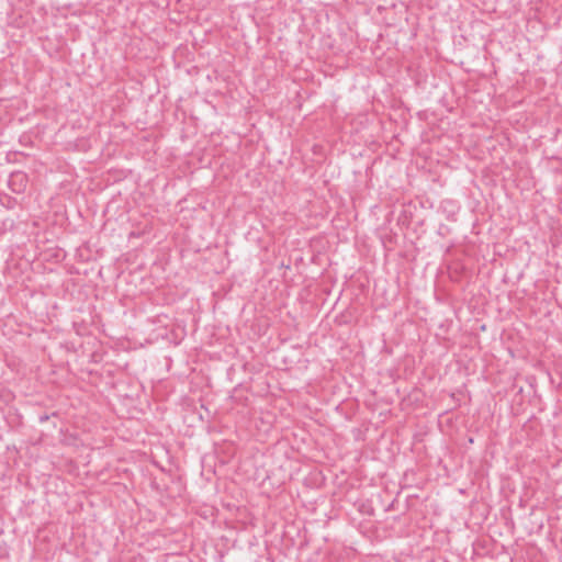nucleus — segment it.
<instances>
[{
  "label": "nucleus",
  "mask_w": 562,
  "mask_h": 562,
  "mask_svg": "<svg viewBox=\"0 0 562 562\" xmlns=\"http://www.w3.org/2000/svg\"><path fill=\"white\" fill-rule=\"evenodd\" d=\"M27 183H29V177L23 171L12 172L8 180L9 189L13 193H18V194L23 193L26 190Z\"/></svg>",
  "instance_id": "f257e3e1"
},
{
  "label": "nucleus",
  "mask_w": 562,
  "mask_h": 562,
  "mask_svg": "<svg viewBox=\"0 0 562 562\" xmlns=\"http://www.w3.org/2000/svg\"><path fill=\"white\" fill-rule=\"evenodd\" d=\"M47 419H48V416H47V415H42V416H40V422H41V423H44V422H46Z\"/></svg>",
  "instance_id": "f03ea898"
}]
</instances>
